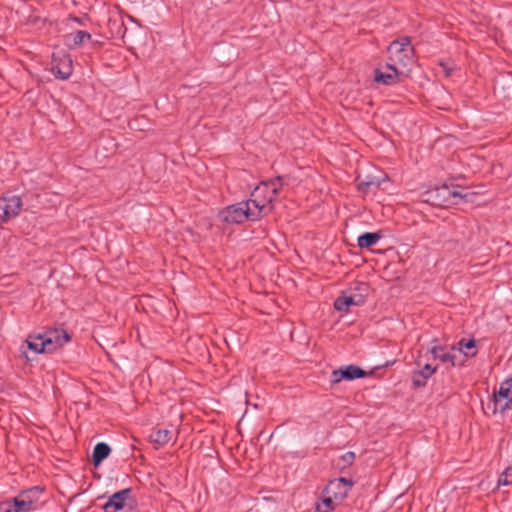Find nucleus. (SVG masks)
I'll list each match as a JSON object with an SVG mask.
<instances>
[{
  "label": "nucleus",
  "mask_w": 512,
  "mask_h": 512,
  "mask_svg": "<svg viewBox=\"0 0 512 512\" xmlns=\"http://www.w3.org/2000/svg\"><path fill=\"white\" fill-rule=\"evenodd\" d=\"M284 177L277 176L273 179L262 181L251 193L250 201L260 217L267 215L273 209V202L277 200L284 185Z\"/></svg>",
  "instance_id": "f257e3e1"
},
{
  "label": "nucleus",
  "mask_w": 512,
  "mask_h": 512,
  "mask_svg": "<svg viewBox=\"0 0 512 512\" xmlns=\"http://www.w3.org/2000/svg\"><path fill=\"white\" fill-rule=\"evenodd\" d=\"M219 218L226 223L240 224L246 220L256 221L261 217L259 210H256L251 201L247 200L226 207L220 211Z\"/></svg>",
  "instance_id": "f03ea898"
},
{
  "label": "nucleus",
  "mask_w": 512,
  "mask_h": 512,
  "mask_svg": "<svg viewBox=\"0 0 512 512\" xmlns=\"http://www.w3.org/2000/svg\"><path fill=\"white\" fill-rule=\"evenodd\" d=\"M391 64L407 67L412 62L413 48L409 37H402L388 46Z\"/></svg>",
  "instance_id": "7ed1b4c3"
},
{
  "label": "nucleus",
  "mask_w": 512,
  "mask_h": 512,
  "mask_svg": "<svg viewBox=\"0 0 512 512\" xmlns=\"http://www.w3.org/2000/svg\"><path fill=\"white\" fill-rule=\"evenodd\" d=\"M512 380H504L493 394V412L504 413L512 408Z\"/></svg>",
  "instance_id": "20e7f679"
},
{
  "label": "nucleus",
  "mask_w": 512,
  "mask_h": 512,
  "mask_svg": "<svg viewBox=\"0 0 512 512\" xmlns=\"http://www.w3.org/2000/svg\"><path fill=\"white\" fill-rule=\"evenodd\" d=\"M22 209V200L17 195L0 198V223H6L19 215Z\"/></svg>",
  "instance_id": "39448f33"
},
{
  "label": "nucleus",
  "mask_w": 512,
  "mask_h": 512,
  "mask_svg": "<svg viewBox=\"0 0 512 512\" xmlns=\"http://www.w3.org/2000/svg\"><path fill=\"white\" fill-rule=\"evenodd\" d=\"M51 72L60 80H67L73 72L72 59L65 53L53 54L51 60Z\"/></svg>",
  "instance_id": "423d86ee"
},
{
  "label": "nucleus",
  "mask_w": 512,
  "mask_h": 512,
  "mask_svg": "<svg viewBox=\"0 0 512 512\" xmlns=\"http://www.w3.org/2000/svg\"><path fill=\"white\" fill-rule=\"evenodd\" d=\"M367 373L356 365H348L345 367H341L337 370H333L330 376L331 384H338L342 380H354L364 378Z\"/></svg>",
  "instance_id": "0eeeda50"
},
{
  "label": "nucleus",
  "mask_w": 512,
  "mask_h": 512,
  "mask_svg": "<svg viewBox=\"0 0 512 512\" xmlns=\"http://www.w3.org/2000/svg\"><path fill=\"white\" fill-rule=\"evenodd\" d=\"M352 480L340 477L331 480L324 489L326 495L333 496L335 500H343L352 488Z\"/></svg>",
  "instance_id": "6e6552de"
},
{
  "label": "nucleus",
  "mask_w": 512,
  "mask_h": 512,
  "mask_svg": "<svg viewBox=\"0 0 512 512\" xmlns=\"http://www.w3.org/2000/svg\"><path fill=\"white\" fill-rule=\"evenodd\" d=\"M454 347L448 349L447 346L433 345L428 349V353L431 354L434 360H438L443 364H449L450 367L458 365L457 356L453 353Z\"/></svg>",
  "instance_id": "1a4fd4ad"
},
{
  "label": "nucleus",
  "mask_w": 512,
  "mask_h": 512,
  "mask_svg": "<svg viewBox=\"0 0 512 512\" xmlns=\"http://www.w3.org/2000/svg\"><path fill=\"white\" fill-rule=\"evenodd\" d=\"M131 492L130 488H125L112 494L103 506L104 512H117L123 509L126 501L130 498Z\"/></svg>",
  "instance_id": "9d476101"
},
{
  "label": "nucleus",
  "mask_w": 512,
  "mask_h": 512,
  "mask_svg": "<svg viewBox=\"0 0 512 512\" xmlns=\"http://www.w3.org/2000/svg\"><path fill=\"white\" fill-rule=\"evenodd\" d=\"M401 74L394 64L387 63L385 72L378 68L375 69L374 80L384 85H394L400 81Z\"/></svg>",
  "instance_id": "9b49d317"
},
{
  "label": "nucleus",
  "mask_w": 512,
  "mask_h": 512,
  "mask_svg": "<svg viewBox=\"0 0 512 512\" xmlns=\"http://www.w3.org/2000/svg\"><path fill=\"white\" fill-rule=\"evenodd\" d=\"M417 366L420 369L413 372L412 383L414 387L420 388L424 387L427 383V379L437 371V366L432 367L429 363L422 364L421 358L417 360Z\"/></svg>",
  "instance_id": "f8f14e48"
},
{
  "label": "nucleus",
  "mask_w": 512,
  "mask_h": 512,
  "mask_svg": "<svg viewBox=\"0 0 512 512\" xmlns=\"http://www.w3.org/2000/svg\"><path fill=\"white\" fill-rule=\"evenodd\" d=\"M43 335L45 336L47 346L51 348V352L62 347L70 340L69 334L63 329L49 330Z\"/></svg>",
  "instance_id": "ddd939ff"
},
{
  "label": "nucleus",
  "mask_w": 512,
  "mask_h": 512,
  "mask_svg": "<svg viewBox=\"0 0 512 512\" xmlns=\"http://www.w3.org/2000/svg\"><path fill=\"white\" fill-rule=\"evenodd\" d=\"M43 492H44L43 488H41L40 486H34L27 490L21 491L19 494L29 504V506L32 507V509L35 511L42 505V502L40 501V499L42 497Z\"/></svg>",
  "instance_id": "4468645a"
},
{
  "label": "nucleus",
  "mask_w": 512,
  "mask_h": 512,
  "mask_svg": "<svg viewBox=\"0 0 512 512\" xmlns=\"http://www.w3.org/2000/svg\"><path fill=\"white\" fill-rule=\"evenodd\" d=\"M111 448L104 442H99L95 445L92 453V463L98 467L110 454Z\"/></svg>",
  "instance_id": "2eb2a0df"
},
{
  "label": "nucleus",
  "mask_w": 512,
  "mask_h": 512,
  "mask_svg": "<svg viewBox=\"0 0 512 512\" xmlns=\"http://www.w3.org/2000/svg\"><path fill=\"white\" fill-rule=\"evenodd\" d=\"M27 345L30 350H33L36 353H50L51 348L47 346L45 336L39 334L35 337H30L27 339Z\"/></svg>",
  "instance_id": "dca6fc26"
},
{
  "label": "nucleus",
  "mask_w": 512,
  "mask_h": 512,
  "mask_svg": "<svg viewBox=\"0 0 512 512\" xmlns=\"http://www.w3.org/2000/svg\"><path fill=\"white\" fill-rule=\"evenodd\" d=\"M149 438L155 448H160L170 441L171 431L168 429H157L150 434Z\"/></svg>",
  "instance_id": "f3484780"
},
{
  "label": "nucleus",
  "mask_w": 512,
  "mask_h": 512,
  "mask_svg": "<svg viewBox=\"0 0 512 512\" xmlns=\"http://www.w3.org/2000/svg\"><path fill=\"white\" fill-rule=\"evenodd\" d=\"M382 238V233L379 232H366L358 237L357 244L363 248H370L375 245Z\"/></svg>",
  "instance_id": "a211bd4d"
},
{
  "label": "nucleus",
  "mask_w": 512,
  "mask_h": 512,
  "mask_svg": "<svg viewBox=\"0 0 512 512\" xmlns=\"http://www.w3.org/2000/svg\"><path fill=\"white\" fill-rule=\"evenodd\" d=\"M438 191L444 197V201H447L450 197H452V198H460L466 202L469 200V196H470L469 193H462L461 191H458L456 189H451L447 185H443Z\"/></svg>",
  "instance_id": "6ab92c4d"
},
{
  "label": "nucleus",
  "mask_w": 512,
  "mask_h": 512,
  "mask_svg": "<svg viewBox=\"0 0 512 512\" xmlns=\"http://www.w3.org/2000/svg\"><path fill=\"white\" fill-rule=\"evenodd\" d=\"M458 346H459V351L463 352L465 357H474L477 354V351L473 350L476 347V341L474 339H470V340L461 339L458 342Z\"/></svg>",
  "instance_id": "aec40b11"
},
{
  "label": "nucleus",
  "mask_w": 512,
  "mask_h": 512,
  "mask_svg": "<svg viewBox=\"0 0 512 512\" xmlns=\"http://www.w3.org/2000/svg\"><path fill=\"white\" fill-rule=\"evenodd\" d=\"M381 184V181L375 177H367L366 180H359L357 184V189L366 194L370 191L373 187H379Z\"/></svg>",
  "instance_id": "412c9836"
},
{
  "label": "nucleus",
  "mask_w": 512,
  "mask_h": 512,
  "mask_svg": "<svg viewBox=\"0 0 512 512\" xmlns=\"http://www.w3.org/2000/svg\"><path fill=\"white\" fill-rule=\"evenodd\" d=\"M13 504V512H32V507L22 498L20 494L10 500Z\"/></svg>",
  "instance_id": "4be33fe9"
},
{
  "label": "nucleus",
  "mask_w": 512,
  "mask_h": 512,
  "mask_svg": "<svg viewBox=\"0 0 512 512\" xmlns=\"http://www.w3.org/2000/svg\"><path fill=\"white\" fill-rule=\"evenodd\" d=\"M68 39H71L73 44L78 46L82 45L88 40H90L91 35L87 31L78 30L75 33H71L67 36Z\"/></svg>",
  "instance_id": "5701e85b"
},
{
  "label": "nucleus",
  "mask_w": 512,
  "mask_h": 512,
  "mask_svg": "<svg viewBox=\"0 0 512 512\" xmlns=\"http://www.w3.org/2000/svg\"><path fill=\"white\" fill-rule=\"evenodd\" d=\"M354 460L355 453L352 451H348L340 457V462L338 463V465L341 469H346L353 464Z\"/></svg>",
  "instance_id": "b1692460"
},
{
  "label": "nucleus",
  "mask_w": 512,
  "mask_h": 512,
  "mask_svg": "<svg viewBox=\"0 0 512 512\" xmlns=\"http://www.w3.org/2000/svg\"><path fill=\"white\" fill-rule=\"evenodd\" d=\"M333 499H334L333 496L327 495V497H325L322 500V506L321 505H317L316 510L318 512H330L331 510L334 509V507H333Z\"/></svg>",
  "instance_id": "393cba45"
},
{
  "label": "nucleus",
  "mask_w": 512,
  "mask_h": 512,
  "mask_svg": "<svg viewBox=\"0 0 512 512\" xmlns=\"http://www.w3.org/2000/svg\"><path fill=\"white\" fill-rule=\"evenodd\" d=\"M499 485H512V466H509L505 469V471L500 475L498 479Z\"/></svg>",
  "instance_id": "a878e982"
},
{
  "label": "nucleus",
  "mask_w": 512,
  "mask_h": 512,
  "mask_svg": "<svg viewBox=\"0 0 512 512\" xmlns=\"http://www.w3.org/2000/svg\"><path fill=\"white\" fill-rule=\"evenodd\" d=\"M334 308L339 312H348L349 307L343 295L335 299Z\"/></svg>",
  "instance_id": "bb28decb"
},
{
  "label": "nucleus",
  "mask_w": 512,
  "mask_h": 512,
  "mask_svg": "<svg viewBox=\"0 0 512 512\" xmlns=\"http://www.w3.org/2000/svg\"><path fill=\"white\" fill-rule=\"evenodd\" d=\"M348 304V307L352 305H360L363 302L362 295H343Z\"/></svg>",
  "instance_id": "cd10ccee"
},
{
  "label": "nucleus",
  "mask_w": 512,
  "mask_h": 512,
  "mask_svg": "<svg viewBox=\"0 0 512 512\" xmlns=\"http://www.w3.org/2000/svg\"><path fill=\"white\" fill-rule=\"evenodd\" d=\"M0 512H13V504L10 500L0 503Z\"/></svg>",
  "instance_id": "c85d7f7f"
},
{
  "label": "nucleus",
  "mask_w": 512,
  "mask_h": 512,
  "mask_svg": "<svg viewBox=\"0 0 512 512\" xmlns=\"http://www.w3.org/2000/svg\"><path fill=\"white\" fill-rule=\"evenodd\" d=\"M362 288H363L364 290H367V286H366V284H359V288H358V289H359V290H362Z\"/></svg>",
  "instance_id": "c756f323"
}]
</instances>
